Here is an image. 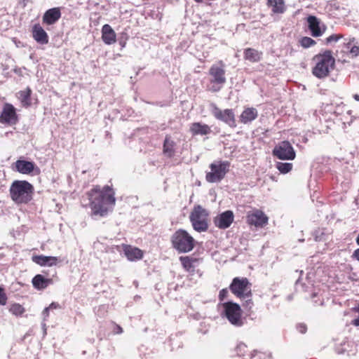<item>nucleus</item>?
<instances>
[{"instance_id":"obj_1","label":"nucleus","mask_w":359,"mask_h":359,"mask_svg":"<svg viewBox=\"0 0 359 359\" xmlns=\"http://www.w3.org/2000/svg\"><path fill=\"white\" fill-rule=\"evenodd\" d=\"M115 193L108 185L100 189V186H95L87 193L90 207L93 215L104 217L107 215L109 206L115 205Z\"/></svg>"},{"instance_id":"obj_2","label":"nucleus","mask_w":359,"mask_h":359,"mask_svg":"<svg viewBox=\"0 0 359 359\" xmlns=\"http://www.w3.org/2000/svg\"><path fill=\"white\" fill-rule=\"evenodd\" d=\"M9 191L13 201L18 204H27L32 201L34 189L27 181L15 180L12 183Z\"/></svg>"},{"instance_id":"obj_3","label":"nucleus","mask_w":359,"mask_h":359,"mask_svg":"<svg viewBox=\"0 0 359 359\" xmlns=\"http://www.w3.org/2000/svg\"><path fill=\"white\" fill-rule=\"evenodd\" d=\"M316 60V65L313 68V74L318 79L327 77L330 71L334 69L335 66V59L332 56L331 50H325L323 53H319L314 57Z\"/></svg>"},{"instance_id":"obj_4","label":"nucleus","mask_w":359,"mask_h":359,"mask_svg":"<svg viewBox=\"0 0 359 359\" xmlns=\"http://www.w3.org/2000/svg\"><path fill=\"white\" fill-rule=\"evenodd\" d=\"M172 247L178 253L191 252L195 247L196 241L186 230L180 229L170 237Z\"/></svg>"},{"instance_id":"obj_5","label":"nucleus","mask_w":359,"mask_h":359,"mask_svg":"<svg viewBox=\"0 0 359 359\" xmlns=\"http://www.w3.org/2000/svg\"><path fill=\"white\" fill-rule=\"evenodd\" d=\"M225 65L222 61L212 65L209 69V74L212 77L210 80L212 84L210 90L212 92L219 91L226 81L225 76Z\"/></svg>"},{"instance_id":"obj_6","label":"nucleus","mask_w":359,"mask_h":359,"mask_svg":"<svg viewBox=\"0 0 359 359\" xmlns=\"http://www.w3.org/2000/svg\"><path fill=\"white\" fill-rule=\"evenodd\" d=\"M222 307L224 316L231 325L236 327L243 325L244 320L242 318V310L238 304L231 301L226 302L223 303Z\"/></svg>"},{"instance_id":"obj_7","label":"nucleus","mask_w":359,"mask_h":359,"mask_svg":"<svg viewBox=\"0 0 359 359\" xmlns=\"http://www.w3.org/2000/svg\"><path fill=\"white\" fill-rule=\"evenodd\" d=\"M229 289L241 299L252 297L251 283L246 278H234L229 285Z\"/></svg>"},{"instance_id":"obj_8","label":"nucleus","mask_w":359,"mask_h":359,"mask_svg":"<svg viewBox=\"0 0 359 359\" xmlns=\"http://www.w3.org/2000/svg\"><path fill=\"white\" fill-rule=\"evenodd\" d=\"M230 163L228 161H219L210 165V172L206 173L205 179L210 183L220 182L229 172Z\"/></svg>"},{"instance_id":"obj_9","label":"nucleus","mask_w":359,"mask_h":359,"mask_svg":"<svg viewBox=\"0 0 359 359\" xmlns=\"http://www.w3.org/2000/svg\"><path fill=\"white\" fill-rule=\"evenodd\" d=\"M210 107L211 113L216 119L225 123L231 128H234L236 127L235 114L233 109H226L222 110L215 103H211Z\"/></svg>"},{"instance_id":"obj_10","label":"nucleus","mask_w":359,"mask_h":359,"mask_svg":"<svg viewBox=\"0 0 359 359\" xmlns=\"http://www.w3.org/2000/svg\"><path fill=\"white\" fill-rule=\"evenodd\" d=\"M273 156L280 160H294L296 153L288 141H282L275 146L272 151Z\"/></svg>"},{"instance_id":"obj_11","label":"nucleus","mask_w":359,"mask_h":359,"mask_svg":"<svg viewBox=\"0 0 359 359\" xmlns=\"http://www.w3.org/2000/svg\"><path fill=\"white\" fill-rule=\"evenodd\" d=\"M118 251H123L124 255L130 262H135L141 259L143 257V252L140 249L128 245H116Z\"/></svg>"},{"instance_id":"obj_12","label":"nucleus","mask_w":359,"mask_h":359,"mask_svg":"<svg viewBox=\"0 0 359 359\" xmlns=\"http://www.w3.org/2000/svg\"><path fill=\"white\" fill-rule=\"evenodd\" d=\"M234 215L231 210H226L219 214L214 218V224L215 226L220 229H226L229 228L233 223Z\"/></svg>"},{"instance_id":"obj_13","label":"nucleus","mask_w":359,"mask_h":359,"mask_svg":"<svg viewBox=\"0 0 359 359\" xmlns=\"http://www.w3.org/2000/svg\"><path fill=\"white\" fill-rule=\"evenodd\" d=\"M308 27L314 37L320 36L325 32L326 27L321 24L320 20L314 15H309L307 18Z\"/></svg>"},{"instance_id":"obj_14","label":"nucleus","mask_w":359,"mask_h":359,"mask_svg":"<svg viewBox=\"0 0 359 359\" xmlns=\"http://www.w3.org/2000/svg\"><path fill=\"white\" fill-rule=\"evenodd\" d=\"M18 121L15 107L11 104H5L0 115V122L2 123L15 124Z\"/></svg>"},{"instance_id":"obj_15","label":"nucleus","mask_w":359,"mask_h":359,"mask_svg":"<svg viewBox=\"0 0 359 359\" xmlns=\"http://www.w3.org/2000/svg\"><path fill=\"white\" fill-rule=\"evenodd\" d=\"M247 223L257 227H262L268 223V217L261 210H255L247 215Z\"/></svg>"},{"instance_id":"obj_16","label":"nucleus","mask_w":359,"mask_h":359,"mask_svg":"<svg viewBox=\"0 0 359 359\" xmlns=\"http://www.w3.org/2000/svg\"><path fill=\"white\" fill-rule=\"evenodd\" d=\"M61 9L60 7H55L48 9L42 17L43 25H52L56 23L61 18Z\"/></svg>"},{"instance_id":"obj_17","label":"nucleus","mask_w":359,"mask_h":359,"mask_svg":"<svg viewBox=\"0 0 359 359\" xmlns=\"http://www.w3.org/2000/svg\"><path fill=\"white\" fill-rule=\"evenodd\" d=\"M32 34L34 39L41 45H46L49 41L48 34L39 24L33 25Z\"/></svg>"},{"instance_id":"obj_18","label":"nucleus","mask_w":359,"mask_h":359,"mask_svg":"<svg viewBox=\"0 0 359 359\" xmlns=\"http://www.w3.org/2000/svg\"><path fill=\"white\" fill-rule=\"evenodd\" d=\"M15 167L17 171L25 175L30 174L35 170L37 171V172H39V168L32 161L18 160L15 162Z\"/></svg>"},{"instance_id":"obj_19","label":"nucleus","mask_w":359,"mask_h":359,"mask_svg":"<svg viewBox=\"0 0 359 359\" xmlns=\"http://www.w3.org/2000/svg\"><path fill=\"white\" fill-rule=\"evenodd\" d=\"M266 6L271 9V13L276 15L283 14L287 10L285 0H266Z\"/></svg>"},{"instance_id":"obj_20","label":"nucleus","mask_w":359,"mask_h":359,"mask_svg":"<svg viewBox=\"0 0 359 359\" xmlns=\"http://www.w3.org/2000/svg\"><path fill=\"white\" fill-rule=\"evenodd\" d=\"M32 283L35 289L42 290L52 285L53 280L51 278H45L41 274H37L32 278Z\"/></svg>"},{"instance_id":"obj_21","label":"nucleus","mask_w":359,"mask_h":359,"mask_svg":"<svg viewBox=\"0 0 359 359\" xmlns=\"http://www.w3.org/2000/svg\"><path fill=\"white\" fill-rule=\"evenodd\" d=\"M189 130L192 135H206L211 133L210 127L201 122L191 123Z\"/></svg>"},{"instance_id":"obj_22","label":"nucleus","mask_w":359,"mask_h":359,"mask_svg":"<svg viewBox=\"0 0 359 359\" xmlns=\"http://www.w3.org/2000/svg\"><path fill=\"white\" fill-rule=\"evenodd\" d=\"M32 261L42 266H53L57 264L58 258L53 256L35 255L32 257Z\"/></svg>"},{"instance_id":"obj_23","label":"nucleus","mask_w":359,"mask_h":359,"mask_svg":"<svg viewBox=\"0 0 359 359\" xmlns=\"http://www.w3.org/2000/svg\"><path fill=\"white\" fill-rule=\"evenodd\" d=\"M176 142L170 135H166L163 144V153L168 158H172L175 154Z\"/></svg>"},{"instance_id":"obj_24","label":"nucleus","mask_w":359,"mask_h":359,"mask_svg":"<svg viewBox=\"0 0 359 359\" xmlns=\"http://www.w3.org/2000/svg\"><path fill=\"white\" fill-rule=\"evenodd\" d=\"M258 116V111L254 107L245 108L240 116V121L243 124L251 123Z\"/></svg>"},{"instance_id":"obj_25","label":"nucleus","mask_w":359,"mask_h":359,"mask_svg":"<svg viewBox=\"0 0 359 359\" xmlns=\"http://www.w3.org/2000/svg\"><path fill=\"white\" fill-rule=\"evenodd\" d=\"M102 41L108 45L112 44L116 41V34L109 25H104L102 28Z\"/></svg>"},{"instance_id":"obj_26","label":"nucleus","mask_w":359,"mask_h":359,"mask_svg":"<svg viewBox=\"0 0 359 359\" xmlns=\"http://www.w3.org/2000/svg\"><path fill=\"white\" fill-rule=\"evenodd\" d=\"M208 215V212L205 209L202 208L201 205H197L194 208L193 211L191 212L189 219L190 221H203V219L207 221Z\"/></svg>"},{"instance_id":"obj_27","label":"nucleus","mask_w":359,"mask_h":359,"mask_svg":"<svg viewBox=\"0 0 359 359\" xmlns=\"http://www.w3.org/2000/svg\"><path fill=\"white\" fill-rule=\"evenodd\" d=\"M262 58V53L258 50L248 48L244 50V59L251 62H257Z\"/></svg>"},{"instance_id":"obj_28","label":"nucleus","mask_w":359,"mask_h":359,"mask_svg":"<svg viewBox=\"0 0 359 359\" xmlns=\"http://www.w3.org/2000/svg\"><path fill=\"white\" fill-rule=\"evenodd\" d=\"M31 94L32 90L29 87L18 93V99L23 107H28L31 105Z\"/></svg>"},{"instance_id":"obj_29","label":"nucleus","mask_w":359,"mask_h":359,"mask_svg":"<svg viewBox=\"0 0 359 359\" xmlns=\"http://www.w3.org/2000/svg\"><path fill=\"white\" fill-rule=\"evenodd\" d=\"M180 261L183 268L186 271H189L194 267L193 264H194V262H196L197 259L195 258H193V257L185 256V257H180Z\"/></svg>"},{"instance_id":"obj_30","label":"nucleus","mask_w":359,"mask_h":359,"mask_svg":"<svg viewBox=\"0 0 359 359\" xmlns=\"http://www.w3.org/2000/svg\"><path fill=\"white\" fill-rule=\"evenodd\" d=\"M193 228L195 231L198 232H203L206 231L208 229V222L206 220L199 221V220H193L191 221Z\"/></svg>"},{"instance_id":"obj_31","label":"nucleus","mask_w":359,"mask_h":359,"mask_svg":"<svg viewBox=\"0 0 359 359\" xmlns=\"http://www.w3.org/2000/svg\"><path fill=\"white\" fill-rule=\"evenodd\" d=\"M347 48L349 49L348 50V54L350 57L355 58L359 55V46L353 44L352 42H348L346 44Z\"/></svg>"},{"instance_id":"obj_32","label":"nucleus","mask_w":359,"mask_h":359,"mask_svg":"<svg viewBox=\"0 0 359 359\" xmlns=\"http://www.w3.org/2000/svg\"><path fill=\"white\" fill-rule=\"evenodd\" d=\"M292 163H282L278 162L276 163V168L282 174H286L292 169Z\"/></svg>"},{"instance_id":"obj_33","label":"nucleus","mask_w":359,"mask_h":359,"mask_svg":"<svg viewBox=\"0 0 359 359\" xmlns=\"http://www.w3.org/2000/svg\"><path fill=\"white\" fill-rule=\"evenodd\" d=\"M9 311L13 315L21 316L25 312V309L22 305L19 304H13V305H11Z\"/></svg>"},{"instance_id":"obj_34","label":"nucleus","mask_w":359,"mask_h":359,"mask_svg":"<svg viewBox=\"0 0 359 359\" xmlns=\"http://www.w3.org/2000/svg\"><path fill=\"white\" fill-rule=\"evenodd\" d=\"M300 43H301V46L304 48H309V47L315 45L316 43L311 38L308 37V36H304L300 40Z\"/></svg>"},{"instance_id":"obj_35","label":"nucleus","mask_w":359,"mask_h":359,"mask_svg":"<svg viewBox=\"0 0 359 359\" xmlns=\"http://www.w3.org/2000/svg\"><path fill=\"white\" fill-rule=\"evenodd\" d=\"M247 346L243 343H240L236 346V353L239 356H245Z\"/></svg>"},{"instance_id":"obj_36","label":"nucleus","mask_w":359,"mask_h":359,"mask_svg":"<svg viewBox=\"0 0 359 359\" xmlns=\"http://www.w3.org/2000/svg\"><path fill=\"white\" fill-rule=\"evenodd\" d=\"M7 296L4 290L0 287V305L5 306L7 303Z\"/></svg>"},{"instance_id":"obj_37","label":"nucleus","mask_w":359,"mask_h":359,"mask_svg":"<svg viewBox=\"0 0 359 359\" xmlns=\"http://www.w3.org/2000/svg\"><path fill=\"white\" fill-rule=\"evenodd\" d=\"M348 346L349 344H346V343H344L341 344V347H337L336 348V351L338 354H344V353H347L348 355H350L348 351L346 350V346Z\"/></svg>"},{"instance_id":"obj_38","label":"nucleus","mask_w":359,"mask_h":359,"mask_svg":"<svg viewBox=\"0 0 359 359\" xmlns=\"http://www.w3.org/2000/svg\"><path fill=\"white\" fill-rule=\"evenodd\" d=\"M341 36L340 35L332 34L326 39V43H330L332 42H337L339 40V39H341Z\"/></svg>"},{"instance_id":"obj_39","label":"nucleus","mask_w":359,"mask_h":359,"mask_svg":"<svg viewBox=\"0 0 359 359\" xmlns=\"http://www.w3.org/2000/svg\"><path fill=\"white\" fill-rule=\"evenodd\" d=\"M244 300L245 302L243 304V306L248 310H250L253 306V302L251 297L245 298Z\"/></svg>"},{"instance_id":"obj_40","label":"nucleus","mask_w":359,"mask_h":359,"mask_svg":"<svg viewBox=\"0 0 359 359\" xmlns=\"http://www.w3.org/2000/svg\"><path fill=\"white\" fill-rule=\"evenodd\" d=\"M228 293H229V291L226 288H224V289L221 290L219 293V301L220 302L224 301L226 298Z\"/></svg>"},{"instance_id":"obj_41","label":"nucleus","mask_w":359,"mask_h":359,"mask_svg":"<svg viewBox=\"0 0 359 359\" xmlns=\"http://www.w3.org/2000/svg\"><path fill=\"white\" fill-rule=\"evenodd\" d=\"M318 297V293H316V292H313L312 294H311V298L313 299V304L314 305H320V306H323V300H319V302H318V299H315L316 297Z\"/></svg>"},{"instance_id":"obj_42","label":"nucleus","mask_w":359,"mask_h":359,"mask_svg":"<svg viewBox=\"0 0 359 359\" xmlns=\"http://www.w3.org/2000/svg\"><path fill=\"white\" fill-rule=\"evenodd\" d=\"M324 236V233L323 232H320V231H315L313 233V236L315 238L316 241H321V238H323Z\"/></svg>"},{"instance_id":"obj_43","label":"nucleus","mask_w":359,"mask_h":359,"mask_svg":"<svg viewBox=\"0 0 359 359\" xmlns=\"http://www.w3.org/2000/svg\"><path fill=\"white\" fill-rule=\"evenodd\" d=\"M297 330L302 333V334H304L306 332V330H307V327L305 324H298L297 325Z\"/></svg>"},{"instance_id":"obj_44","label":"nucleus","mask_w":359,"mask_h":359,"mask_svg":"<svg viewBox=\"0 0 359 359\" xmlns=\"http://www.w3.org/2000/svg\"><path fill=\"white\" fill-rule=\"evenodd\" d=\"M248 355L249 356L250 359H261V355H258L256 350H254L253 352H251Z\"/></svg>"},{"instance_id":"obj_45","label":"nucleus","mask_w":359,"mask_h":359,"mask_svg":"<svg viewBox=\"0 0 359 359\" xmlns=\"http://www.w3.org/2000/svg\"><path fill=\"white\" fill-rule=\"evenodd\" d=\"M49 311H50V308L48 307H46L43 311V320H46V318L48 317L49 316Z\"/></svg>"},{"instance_id":"obj_46","label":"nucleus","mask_w":359,"mask_h":359,"mask_svg":"<svg viewBox=\"0 0 359 359\" xmlns=\"http://www.w3.org/2000/svg\"><path fill=\"white\" fill-rule=\"evenodd\" d=\"M114 332L115 334H121L123 332V329L120 325H115Z\"/></svg>"},{"instance_id":"obj_47","label":"nucleus","mask_w":359,"mask_h":359,"mask_svg":"<svg viewBox=\"0 0 359 359\" xmlns=\"http://www.w3.org/2000/svg\"><path fill=\"white\" fill-rule=\"evenodd\" d=\"M48 308H50V310H52V309H58L60 307V305L58 303H56V302H52L49 306H48Z\"/></svg>"},{"instance_id":"obj_48","label":"nucleus","mask_w":359,"mask_h":359,"mask_svg":"<svg viewBox=\"0 0 359 359\" xmlns=\"http://www.w3.org/2000/svg\"><path fill=\"white\" fill-rule=\"evenodd\" d=\"M352 257L359 262V248L353 252Z\"/></svg>"},{"instance_id":"obj_49","label":"nucleus","mask_w":359,"mask_h":359,"mask_svg":"<svg viewBox=\"0 0 359 359\" xmlns=\"http://www.w3.org/2000/svg\"><path fill=\"white\" fill-rule=\"evenodd\" d=\"M118 43L121 48H124L126 43V41L123 39H119Z\"/></svg>"},{"instance_id":"obj_50","label":"nucleus","mask_w":359,"mask_h":359,"mask_svg":"<svg viewBox=\"0 0 359 359\" xmlns=\"http://www.w3.org/2000/svg\"><path fill=\"white\" fill-rule=\"evenodd\" d=\"M353 98H354L356 101L359 102V95H358V94H355V95H353Z\"/></svg>"},{"instance_id":"obj_51","label":"nucleus","mask_w":359,"mask_h":359,"mask_svg":"<svg viewBox=\"0 0 359 359\" xmlns=\"http://www.w3.org/2000/svg\"><path fill=\"white\" fill-rule=\"evenodd\" d=\"M299 282H300V278H299V279H297V281H296L295 284H296V285H298Z\"/></svg>"},{"instance_id":"obj_52","label":"nucleus","mask_w":359,"mask_h":359,"mask_svg":"<svg viewBox=\"0 0 359 359\" xmlns=\"http://www.w3.org/2000/svg\"><path fill=\"white\" fill-rule=\"evenodd\" d=\"M197 3H201L202 2V0H194Z\"/></svg>"}]
</instances>
